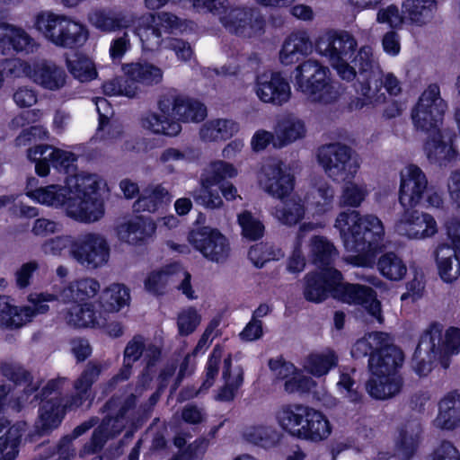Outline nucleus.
<instances>
[{"instance_id":"f257e3e1","label":"nucleus","mask_w":460,"mask_h":460,"mask_svg":"<svg viewBox=\"0 0 460 460\" xmlns=\"http://www.w3.org/2000/svg\"><path fill=\"white\" fill-rule=\"evenodd\" d=\"M103 183L97 174L82 172L67 177L66 185L51 184L27 192L33 200L52 208H63L66 215L80 223L90 224L104 215L98 194Z\"/></svg>"},{"instance_id":"f03ea898","label":"nucleus","mask_w":460,"mask_h":460,"mask_svg":"<svg viewBox=\"0 0 460 460\" xmlns=\"http://www.w3.org/2000/svg\"><path fill=\"white\" fill-rule=\"evenodd\" d=\"M334 227L339 230L345 249L356 253L344 258V261L356 266H367L370 257L385 239V226L381 219L373 214L361 216L355 209L340 212Z\"/></svg>"},{"instance_id":"7ed1b4c3","label":"nucleus","mask_w":460,"mask_h":460,"mask_svg":"<svg viewBox=\"0 0 460 460\" xmlns=\"http://www.w3.org/2000/svg\"><path fill=\"white\" fill-rule=\"evenodd\" d=\"M161 115L148 113L141 119V126L155 134L176 137L181 131L179 121L198 122L207 116L206 107L199 102L168 93L158 102Z\"/></svg>"},{"instance_id":"20e7f679","label":"nucleus","mask_w":460,"mask_h":460,"mask_svg":"<svg viewBox=\"0 0 460 460\" xmlns=\"http://www.w3.org/2000/svg\"><path fill=\"white\" fill-rule=\"evenodd\" d=\"M294 86L312 102L328 104L336 102L341 93L332 83L330 70L315 59H308L294 70Z\"/></svg>"},{"instance_id":"39448f33","label":"nucleus","mask_w":460,"mask_h":460,"mask_svg":"<svg viewBox=\"0 0 460 460\" xmlns=\"http://www.w3.org/2000/svg\"><path fill=\"white\" fill-rule=\"evenodd\" d=\"M35 29L57 47L83 46L89 38L85 25L64 14L40 12L35 16Z\"/></svg>"},{"instance_id":"423d86ee","label":"nucleus","mask_w":460,"mask_h":460,"mask_svg":"<svg viewBox=\"0 0 460 460\" xmlns=\"http://www.w3.org/2000/svg\"><path fill=\"white\" fill-rule=\"evenodd\" d=\"M122 71L126 77L113 78L103 84L106 95L134 98L140 93V84L155 86L164 80L163 69L147 61L124 64Z\"/></svg>"},{"instance_id":"0eeeda50","label":"nucleus","mask_w":460,"mask_h":460,"mask_svg":"<svg viewBox=\"0 0 460 460\" xmlns=\"http://www.w3.org/2000/svg\"><path fill=\"white\" fill-rule=\"evenodd\" d=\"M447 102L442 97L437 84H429L420 93L411 111V119L416 130L429 132L440 127L446 112Z\"/></svg>"},{"instance_id":"6e6552de","label":"nucleus","mask_w":460,"mask_h":460,"mask_svg":"<svg viewBox=\"0 0 460 460\" xmlns=\"http://www.w3.org/2000/svg\"><path fill=\"white\" fill-rule=\"evenodd\" d=\"M317 161L332 181L352 179L360 168L358 156L350 147L339 143L321 146Z\"/></svg>"},{"instance_id":"1a4fd4ad","label":"nucleus","mask_w":460,"mask_h":460,"mask_svg":"<svg viewBox=\"0 0 460 460\" xmlns=\"http://www.w3.org/2000/svg\"><path fill=\"white\" fill-rule=\"evenodd\" d=\"M69 257L81 267L94 270L108 264L111 246L107 238L97 232H85L75 237Z\"/></svg>"},{"instance_id":"9d476101","label":"nucleus","mask_w":460,"mask_h":460,"mask_svg":"<svg viewBox=\"0 0 460 460\" xmlns=\"http://www.w3.org/2000/svg\"><path fill=\"white\" fill-rule=\"evenodd\" d=\"M134 25V33L139 38L143 50L154 52L165 46L168 38L164 35L179 26V19L170 13L137 14Z\"/></svg>"},{"instance_id":"9b49d317","label":"nucleus","mask_w":460,"mask_h":460,"mask_svg":"<svg viewBox=\"0 0 460 460\" xmlns=\"http://www.w3.org/2000/svg\"><path fill=\"white\" fill-rule=\"evenodd\" d=\"M441 332L443 326L433 323L423 332L411 360V367L418 376H428L436 361L445 369L449 367L450 359L442 357Z\"/></svg>"},{"instance_id":"f8f14e48","label":"nucleus","mask_w":460,"mask_h":460,"mask_svg":"<svg viewBox=\"0 0 460 460\" xmlns=\"http://www.w3.org/2000/svg\"><path fill=\"white\" fill-rule=\"evenodd\" d=\"M66 382V377H58L49 380L42 388L40 394L42 404L40 407L39 417L35 423V429L40 435L49 434L57 429L61 423L66 411L70 410L66 406V402L62 404L63 398L59 396L48 399L53 394H59Z\"/></svg>"},{"instance_id":"ddd939ff","label":"nucleus","mask_w":460,"mask_h":460,"mask_svg":"<svg viewBox=\"0 0 460 460\" xmlns=\"http://www.w3.org/2000/svg\"><path fill=\"white\" fill-rule=\"evenodd\" d=\"M4 69L10 72L23 71L33 83L49 91L61 89L66 81L65 70L49 60H40L31 66L21 60L6 59Z\"/></svg>"},{"instance_id":"4468645a","label":"nucleus","mask_w":460,"mask_h":460,"mask_svg":"<svg viewBox=\"0 0 460 460\" xmlns=\"http://www.w3.org/2000/svg\"><path fill=\"white\" fill-rule=\"evenodd\" d=\"M190 279V273L181 264L172 263L150 272L145 280V288L154 295H163L167 287H173L188 299H195Z\"/></svg>"},{"instance_id":"2eb2a0df","label":"nucleus","mask_w":460,"mask_h":460,"mask_svg":"<svg viewBox=\"0 0 460 460\" xmlns=\"http://www.w3.org/2000/svg\"><path fill=\"white\" fill-rule=\"evenodd\" d=\"M189 242L209 261L224 263L230 256L229 241L217 228L199 227L190 234Z\"/></svg>"},{"instance_id":"dca6fc26","label":"nucleus","mask_w":460,"mask_h":460,"mask_svg":"<svg viewBox=\"0 0 460 460\" xmlns=\"http://www.w3.org/2000/svg\"><path fill=\"white\" fill-rule=\"evenodd\" d=\"M221 23L230 32L243 37H252L261 33L264 27V20L255 9L235 6L220 9V13L217 14Z\"/></svg>"},{"instance_id":"f3484780","label":"nucleus","mask_w":460,"mask_h":460,"mask_svg":"<svg viewBox=\"0 0 460 460\" xmlns=\"http://www.w3.org/2000/svg\"><path fill=\"white\" fill-rule=\"evenodd\" d=\"M136 404V396L131 394L120 406L115 417L105 418L94 430L91 441L84 447L81 455L93 454L102 448L104 444L119 435L126 426L127 418Z\"/></svg>"},{"instance_id":"a211bd4d","label":"nucleus","mask_w":460,"mask_h":460,"mask_svg":"<svg viewBox=\"0 0 460 460\" xmlns=\"http://www.w3.org/2000/svg\"><path fill=\"white\" fill-rule=\"evenodd\" d=\"M407 208L394 223V231L409 240H425L436 235L438 227L429 213Z\"/></svg>"},{"instance_id":"6ab92c4d","label":"nucleus","mask_w":460,"mask_h":460,"mask_svg":"<svg viewBox=\"0 0 460 460\" xmlns=\"http://www.w3.org/2000/svg\"><path fill=\"white\" fill-rule=\"evenodd\" d=\"M341 279V272L334 268L309 272L304 277V297L315 304L325 301L329 296L334 298L337 285Z\"/></svg>"},{"instance_id":"aec40b11","label":"nucleus","mask_w":460,"mask_h":460,"mask_svg":"<svg viewBox=\"0 0 460 460\" xmlns=\"http://www.w3.org/2000/svg\"><path fill=\"white\" fill-rule=\"evenodd\" d=\"M429 190L425 172L415 164H408L400 172L399 202L403 208H414Z\"/></svg>"},{"instance_id":"412c9836","label":"nucleus","mask_w":460,"mask_h":460,"mask_svg":"<svg viewBox=\"0 0 460 460\" xmlns=\"http://www.w3.org/2000/svg\"><path fill=\"white\" fill-rule=\"evenodd\" d=\"M317 52L327 58L329 62L350 59L358 48L353 35L345 31H326L315 42Z\"/></svg>"},{"instance_id":"4be33fe9","label":"nucleus","mask_w":460,"mask_h":460,"mask_svg":"<svg viewBox=\"0 0 460 460\" xmlns=\"http://www.w3.org/2000/svg\"><path fill=\"white\" fill-rule=\"evenodd\" d=\"M260 183L269 195L283 200L292 194L295 178L282 162L273 160L262 167Z\"/></svg>"},{"instance_id":"5701e85b","label":"nucleus","mask_w":460,"mask_h":460,"mask_svg":"<svg viewBox=\"0 0 460 460\" xmlns=\"http://www.w3.org/2000/svg\"><path fill=\"white\" fill-rule=\"evenodd\" d=\"M334 298L349 305H359L365 307L379 323L384 321L381 303L376 299V292L369 287L339 280Z\"/></svg>"},{"instance_id":"b1692460","label":"nucleus","mask_w":460,"mask_h":460,"mask_svg":"<svg viewBox=\"0 0 460 460\" xmlns=\"http://www.w3.org/2000/svg\"><path fill=\"white\" fill-rule=\"evenodd\" d=\"M426 133L428 137L424 144V152L430 163L442 166L457 159L454 133L440 127Z\"/></svg>"},{"instance_id":"393cba45","label":"nucleus","mask_w":460,"mask_h":460,"mask_svg":"<svg viewBox=\"0 0 460 460\" xmlns=\"http://www.w3.org/2000/svg\"><path fill=\"white\" fill-rule=\"evenodd\" d=\"M3 375L13 381L17 387H22L16 391V394L22 393L15 400L10 401V407L20 411L24 404L32 402L34 399L39 397V394H35L40 387V382L34 381L31 374L25 370L21 365L13 362H5L1 366Z\"/></svg>"},{"instance_id":"a878e982","label":"nucleus","mask_w":460,"mask_h":460,"mask_svg":"<svg viewBox=\"0 0 460 460\" xmlns=\"http://www.w3.org/2000/svg\"><path fill=\"white\" fill-rule=\"evenodd\" d=\"M255 93L262 102L277 106L287 103L292 93L288 81L278 72H267L258 75Z\"/></svg>"},{"instance_id":"bb28decb","label":"nucleus","mask_w":460,"mask_h":460,"mask_svg":"<svg viewBox=\"0 0 460 460\" xmlns=\"http://www.w3.org/2000/svg\"><path fill=\"white\" fill-rule=\"evenodd\" d=\"M404 361L402 351L386 341L379 350L371 354L368 360V368L373 376H384V375L400 376L398 369Z\"/></svg>"},{"instance_id":"cd10ccee","label":"nucleus","mask_w":460,"mask_h":460,"mask_svg":"<svg viewBox=\"0 0 460 460\" xmlns=\"http://www.w3.org/2000/svg\"><path fill=\"white\" fill-rule=\"evenodd\" d=\"M107 367L106 364L97 361H90L84 371L74 382L75 394L66 401V406L69 409L81 407L89 398L92 385L98 380L102 372Z\"/></svg>"},{"instance_id":"c85d7f7f","label":"nucleus","mask_w":460,"mask_h":460,"mask_svg":"<svg viewBox=\"0 0 460 460\" xmlns=\"http://www.w3.org/2000/svg\"><path fill=\"white\" fill-rule=\"evenodd\" d=\"M88 21L95 29L102 32H113L135 24L137 13L131 11L113 12L98 9L89 13Z\"/></svg>"},{"instance_id":"c756f323","label":"nucleus","mask_w":460,"mask_h":460,"mask_svg":"<svg viewBox=\"0 0 460 460\" xmlns=\"http://www.w3.org/2000/svg\"><path fill=\"white\" fill-rule=\"evenodd\" d=\"M421 425L417 420L403 423L395 440V455L402 460H409L416 453L421 435Z\"/></svg>"},{"instance_id":"7c9ffc66","label":"nucleus","mask_w":460,"mask_h":460,"mask_svg":"<svg viewBox=\"0 0 460 460\" xmlns=\"http://www.w3.org/2000/svg\"><path fill=\"white\" fill-rule=\"evenodd\" d=\"M433 424L442 430H454L460 427V394H447L438 402V412Z\"/></svg>"},{"instance_id":"2f4dec72","label":"nucleus","mask_w":460,"mask_h":460,"mask_svg":"<svg viewBox=\"0 0 460 460\" xmlns=\"http://www.w3.org/2000/svg\"><path fill=\"white\" fill-rule=\"evenodd\" d=\"M309 408L300 403L281 405L276 411L277 422L289 435L299 438Z\"/></svg>"},{"instance_id":"473e14b6","label":"nucleus","mask_w":460,"mask_h":460,"mask_svg":"<svg viewBox=\"0 0 460 460\" xmlns=\"http://www.w3.org/2000/svg\"><path fill=\"white\" fill-rule=\"evenodd\" d=\"M438 274L446 283H453L460 277V254L447 244H438L434 252Z\"/></svg>"},{"instance_id":"72a5a7b5","label":"nucleus","mask_w":460,"mask_h":460,"mask_svg":"<svg viewBox=\"0 0 460 460\" xmlns=\"http://www.w3.org/2000/svg\"><path fill=\"white\" fill-rule=\"evenodd\" d=\"M274 133L277 142L274 146L281 147L303 138L306 133L305 124L303 119L294 114H286L277 122Z\"/></svg>"},{"instance_id":"f704fd0d","label":"nucleus","mask_w":460,"mask_h":460,"mask_svg":"<svg viewBox=\"0 0 460 460\" xmlns=\"http://www.w3.org/2000/svg\"><path fill=\"white\" fill-rule=\"evenodd\" d=\"M65 321L76 328H101L105 323V318L95 311L92 303L71 306L65 314Z\"/></svg>"},{"instance_id":"c9c22d12","label":"nucleus","mask_w":460,"mask_h":460,"mask_svg":"<svg viewBox=\"0 0 460 460\" xmlns=\"http://www.w3.org/2000/svg\"><path fill=\"white\" fill-rule=\"evenodd\" d=\"M356 91L358 96L349 103L350 111L375 108L386 101V95L382 92V83L377 79L360 83Z\"/></svg>"},{"instance_id":"e433bc0d","label":"nucleus","mask_w":460,"mask_h":460,"mask_svg":"<svg viewBox=\"0 0 460 460\" xmlns=\"http://www.w3.org/2000/svg\"><path fill=\"white\" fill-rule=\"evenodd\" d=\"M155 224L149 218L137 217L123 223L117 228L119 240L129 244H138L150 238L155 232Z\"/></svg>"},{"instance_id":"4c0bfd02","label":"nucleus","mask_w":460,"mask_h":460,"mask_svg":"<svg viewBox=\"0 0 460 460\" xmlns=\"http://www.w3.org/2000/svg\"><path fill=\"white\" fill-rule=\"evenodd\" d=\"M37 155H40V158L49 159L54 167L64 170L67 173L73 172L75 168L76 157L71 152L47 145L36 146L28 150L29 159H37Z\"/></svg>"},{"instance_id":"58836bf2","label":"nucleus","mask_w":460,"mask_h":460,"mask_svg":"<svg viewBox=\"0 0 460 460\" xmlns=\"http://www.w3.org/2000/svg\"><path fill=\"white\" fill-rule=\"evenodd\" d=\"M311 49L312 43L305 32L292 33L283 43L279 52V61L284 66L292 65L307 55Z\"/></svg>"},{"instance_id":"ea45409f","label":"nucleus","mask_w":460,"mask_h":460,"mask_svg":"<svg viewBox=\"0 0 460 460\" xmlns=\"http://www.w3.org/2000/svg\"><path fill=\"white\" fill-rule=\"evenodd\" d=\"M403 386L401 376L384 375V376H373L366 384L367 392L377 400H386L397 395Z\"/></svg>"},{"instance_id":"a19ab883","label":"nucleus","mask_w":460,"mask_h":460,"mask_svg":"<svg viewBox=\"0 0 460 460\" xmlns=\"http://www.w3.org/2000/svg\"><path fill=\"white\" fill-rule=\"evenodd\" d=\"M332 432L328 419L319 411L309 408L299 438L314 442L326 439Z\"/></svg>"},{"instance_id":"79ce46f5","label":"nucleus","mask_w":460,"mask_h":460,"mask_svg":"<svg viewBox=\"0 0 460 460\" xmlns=\"http://www.w3.org/2000/svg\"><path fill=\"white\" fill-rule=\"evenodd\" d=\"M334 199L335 189L326 181L315 183L305 197L307 205L318 215H323L332 210Z\"/></svg>"},{"instance_id":"37998d69","label":"nucleus","mask_w":460,"mask_h":460,"mask_svg":"<svg viewBox=\"0 0 460 460\" xmlns=\"http://www.w3.org/2000/svg\"><path fill=\"white\" fill-rule=\"evenodd\" d=\"M239 125L230 119H215L205 122L199 128V137L204 142H216L232 137Z\"/></svg>"},{"instance_id":"c03bdc74","label":"nucleus","mask_w":460,"mask_h":460,"mask_svg":"<svg viewBox=\"0 0 460 460\" xmlns=\"http://www.w3.org/2000/svg\"><path fill=\"white\" fill-rule=\"evenodd\" d=\"M222 376L225 380L224 386L216 395L217 401L228 402L234 398L235 394L243 382V371L239 366L232 367L231 354L224 358Z\"/></svg>"},{"instance_id":"a18cd8bd","label":"nucleus","mask_w":460,"mask_h":460,"mask_svg":"<svg viewBox=\"0 0 460 460\" xmlns=\"http://www.w3.org/2000/svg\"><path fill=\"white\" fill-rule=\"evenodd\" d=\"M436 9V0H404L402 4L407 22L416 26L427 24Z\"/></svg>"},{"instance_id":"49530a36","label":"nucleus","mask_w":460,"mask_h":460,"mask_svg":"<svg viewBox=\"0 0 460 460\" xmlns=\"http://www.w3.org/2000/svg\"><path fill=\"white\" fill-rule=\"evenodd\" d=\"M130 292L123 284L112 283L105 288L99 296L101 307L108 313H118L129 305Z\"/></svg>"},{"instance_id":"de8ad7c7","label":"nucleus","mask_w":460,"mask_h":460,"mask_svg":"<svg viewBox=\"0 0 460 460\" xmlns=\"http://www.w3.org/2000/svg\"><path fill=\"white\" fill-rule=\"evenodd\" d=\"M223 356V348L220 345H216L208 357L205 368V379L202 385L198 390L194 388L184 389L181 393V396L184 400L193 398L199 395V394L206 392L214 385L215 380L218 375L219 366Z\"/></svg>"},{"instance_id":"09e8293b","label":"nucleus","mask_w":460,"mask_h":460,"mask_svg":"<svg viewBox=\"0 0 460 460\" xmlns=\"http://www.w3.org/2000/svg\"><path fill=\"white\" fill-rule=\"evenodd\" d=\"M242 437L247 443L263 448L275 447L280 438L279 433L274 427L263 424L244 428Z\"/></svg>"},{"instance_id":"8fccbe9b","label":"nucleus","mask_w":460,"mask_h":460,"mask_svg":"<svg viewBox=\"0 0 460 460\" xmlns=\"http://www.w3.org/2000/svg\"><path fill=\"white\" fill-rule=\"evenodd\" d=\"M341 194L339 196V205L341 208H356L367 199L370 194V190L364 181H355L351 179L343 180Z\"/></svg>"},{"instance_id":"3c124183","label":"nucleus","mask_w":460,"mask_h":460,"mask_svg":"<svg viewBox=\"0 0 460 460\" xmlns=\"http://www.w3.org/2000/svg\"><path fill=\"white\" fill-rule=\"evenodd\" d=\"M338 356L332 349L309 354L304 360V369L315 377H321L336 367Z\"/></svg>"},{"instance_id":"603ef678","label":"nucleus","mask_w":460,"mask_h":460,"mask_svg":"<svg viewBox=\"0 0 460 460\" xmlns=\"http://www.w3.org/2000/svg\"><path fill=\"white\" fill-rule=\"evenodd\" d=\"M282 204L274 209V217L282 224L293 226L298 223L305 216V207L298 195L290 194L288 198L281 200Z\"/></svg>"},{"instance_id":"864d4df0","label":"nucleus","mask_w":460,"mask_h":460,"mask_svg":"<svg viewBox=\"0 0 460 460\" xmlns=\"http://www.w3.org/2000/svg\"><path fill=\"white\" fill-rule=\"evenodd\" d=\"M376 267L380 274L391 281L403 279L408 270L402 258L393 252L382 254L378 258Z\"/></svg>"},{"instance_id":"5fc2aeb1","label":"nucleus","mask_w":460,"mask_h":460,"mask_svg":"<svg viewBox=\"0 0 460 460\" xmlns=\"http://www.w3.org/2000/svg\"><path fill=\"white\" fill-rule=\"evenodd\" d=\"M169 191L161 185L150 186L146 189L135 202L136 211H156L164 203L171 200Z\"/></svg>"},{"instance_id":"6e6d98bb","label":"nucleus","mask_w":460,"mask_h":460,"mask_svg":"<svg viewBox=\"0 0 460 460\" xmlns=\"http://www.w3.org/2000/svg\"><path fill=\"white\" fill-rule=\"evenodd\" d=\"M310 255L318 267L331 265L338 257V251L327 238L314 235L310 240Z\"/></svg>"},{"instance_id":"4d7b16f0","label":"nucleus","mask_w":460,"mask_h":460,"mask_svg":"<svg viewBox=\"0 0 460 460\" xmlns=\"http://www.w3.org/2000/svg\"><path fill=\"white\" fill-rule=\"evenodd\" d=\"M386 341H390L387 333L379 332L368 333L355 342L351 349V355L355 358H360L368 354H374L385 345Z\"/></svg>"},{"instance_id":"13d9d810","label":"nucleus","mask_w":460,"mask_h":460,"mask_svg":"<svg viewBox=\"0 0 460 460\" xmlns=\"http://www.w3.org/2000/svg\"><path fill=\"white\" fill-rule=\"evenodd\" d=\"M66 66L71 75L81 82L92 81L97 76L94 63L83 54H74L66 58Z\"/></svg>"},{"instance_id":"bf43d9fd","label":"nucleus","mask_w":460,"mask_h":460,"mask_svg":"<svg viewBox=\"0 0 460 460\" xmlns=\"http://www.w3.org/2000/svg\"><path fill=\"white\" fill-rule=\"evenodd\" d=\"M316 227L317 224L314 223H305L299 227L293 252L289 256L287 263V270L288 272L297 274L305 270V258L301 251L302 240L307 232H311Z\"/></svg>"},{"instance_id":"052dcab7","label":"nucleus","mask_w":460,"mask_h":460,"mask_svg":"<svg viewBox=\"0 0 460 460\" xmlns=\"http://www.w3.org/2000/svg\"><path fill=\"white\" fill-rule=\"evenodd\" d=\"M213 184L200 179V187L192 191L194 201L206 209H220L225 203L219 192L213 189Z\"/></svg>"},{"instance_id":"680f3d73","label":"nucleus","mask_w":460,"mask_h":460,"mask_svg":"<svg viewBox=\"0 0 460 460\" xmlns=\"http://www.w3.org/2000/svg\"><path fill=\"white\" fill-rule=\"evenodd\" d=\"M237 175V170L233 164L218 160L210 163L204 170L200 179L213 185L220 184L226 179L234 178Z\"/></svg>"},{"instance_id":"e2e57ef3","label":"nucleus","mask_w":460,"mask_h":460,"mask_svg":"<svg viewBox=\"0 0 460 460\" xmlns=\"http://www.w3.org/2000/svg\"><path fill=\"white\" fill-rule=\"evenodd\" d=\"M24 425H14L0 438V460H14L18 455V447L24 431Z\"/></svg>"},{"instance_id":"0e129e2a","label":"nucleus","mask_w":460,"mask_h":460,"mask_svg":"<svg viewBox=\"0 0 460 460\" xmlns=\"http://www.w3.org/2000/svg\"><path fill=\"white\" fill-rule=\"evenodd\" d=\"M75 237L71 234H59L46 239L40 245L41 252L46 256L62 257L73 250Z\"/></svg>"},{"instance_id":"69168bd1","label":"nucleus","mask_w":460,"mask_h":460,"mask_svg":"<svg viewBox=\"0 0 460 460\" xmlns=\"http://www.w3.org/2000/svg\"><path fill=\"white\" fill-rule=\"evenodd\" d=\"M10 296L0 295V325L14 330L22 327L20 306L13 305Z\"/></svg>"},{"instance_id":"338daca9","label":"nucleus","mask_w":460,"mask_h":460,"mask_svg":"<svg viewBox=\"0 0 460 460\" xmlns=\"http://www.w3.org/2000/svg\"><path fill=\"white\" fill-rule=\"evenodd\" d=\"M248 256L254 266L261 268L268 261L282 258L284 252L273 245L261 243L251 247Z\"/></svg>"},{"instance_id":"774afa93","label":"nucleus","mask_w":460,"mask_h":460,"mask_svg":"<svg viewBox=\"0 0 460 460\" xmlns=\"http://www.w3.org/2000/svg\"><path fill=\"white\" fill-rule=\"evenodd\" d=\"M57 299L58 296L56 295L47 293L40 294L36 299H31L32 303L31 305L20 306L19 311L22 326L31 322L36 315L46 314L49 309L47 303Z\"/></svg>"}]
</instances>
